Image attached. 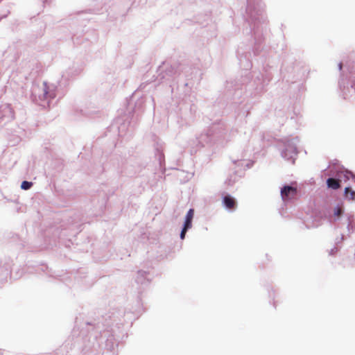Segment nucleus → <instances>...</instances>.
<instances>
[{"instance_id": "5", "label": "nucleus", "mask_w": 355, "mask_h": 355, "mask_svg": "<svg viewBox=\"0 0 355 355\" xmlns=\"http://www.w3.org/2000/svg\"><path fill=\"white\" fill-rule=\"evenodd\" d=\"M193 215H194L193 209H190L187 214L186 220L184 222V225L187 226V227H191Z\"/></svg>"}, {"instance_id": "4", "label": "nucleus", "mask_w": 355, "mask_h": 355, "mask_svg": "<svg viewBox=\"0 0 355 355\" xmlns=\"http://www.w3.org/2000/svg\"><path fill=\"white\" fill-rule=\"evenodd\" d=\"M223 205L228 209L233 210L236 207V200L230 195H226L223 198Z\"/></svg>"}, {"instance_id": "10", "label": "nucleus", "mask_w": 355, "mask_h": 355, "mask_svg": "<svg viewBox=\"0 0 355 355\" xmlns=\"http://www.w3.org/2000/svg\"><path fill=\"white\" fill-rule=\"evenodd\" d=\"M343 214V210L340 207H337L334 211V215L336 216H340Z\"/></svg>"}, {"instance_id": "7", "label": "nucleus", "mask_w": 355, "mask_h": 355, "mask_svg": "<svg viewBox=\"0 0 355 355\" xmlns=\"http://www.w3.org/2000/svg\"><path fill=\"white\" fill-rule=\"evenodd\" d=\"M345 196L349 200H355V191L352 190L349 187L345 188Z\"/></svg>"}, {"instance_id": "2", "label": "nucleus", "mask_w": 355, "mask_h": 355, "mask_svg": "<svg viewBox=\"0 0 355 355\" xmlns=\"http://www.w3.org/2000/svg\"><path fill=\"white\" fill-rule=\"evenodd\" d=\"M209 22L205 24L204 22H200V29L197 30L198 34L201 35V37L207 39V42L210 38L214 37L217 35V27L215 23L212 22L211 19L207 18V19Z\"/></svg>"}, {"instance_id": "1", "label": "nucleus", "mask_w": 355, "mask_h": 355, "mask_svg": "<svg viewBox=\"0 0 355 355\" xmlns=\"http://www.w3.org/2000/svg\"><path fill=\"white\" fill-rule=\"evenodd\" d=\"M246 8L244 18L248 27L243 30V33L251 35L254 39V44H259L261 35L262 25L266 21L265 14V3L263 0H245Z\"/></svg>"}, {"instance_id": "6", "label": "nucleus", "mask_w": 355, "mask_h": 355, "mask_svg": "<svg viewBox=\"0 0 355 355\" xmlns=\"http://www.w3.org/2000/svg\"><path fill=\"white\" fill-rule=\"evenodd\" d=\"M327 184L329 188H332L334 189H337L340 187L339 180L334 178H329L327 180Z\"/></svg>"}, {"instance_id": "8", "label": "nucleus", "mask_w": 355, "mask_h": 355, "mask_svg": "<svg viewBox=\"0 0 355 355\" xmlns=\"http://www.w3.org/2000/svg\"><path fill=\"white\" fill-rule=\"evenodd\" d=\"M32 182L28 181H24L21 183V187L22 189L27 190L29 189L32 186Z\"/></svg>"}, {"instance_id": "3", "label": "nucleus", "mask_w": 355, "mask_h": 355, "mask_svg": "<svg viewBox=\"0 0 355 355\" xmlns=\"http://www.w3.org/2000/svg\"><path fill=\"white\" fill-rule=\"evenodd\" d=\"M297 195V189L291 186H285L281 190V196L284 201L289 200Z\"/></svg>"}, {"instance_id": "9", "label": "nucleus", "mask_w": 355, "mask_h": 355, "mask_svg": "<svg viewBox=\"0 0 355 355\" xmlns=\"http://www.w3.org/2000/svg\"><path fill=\"white\" fill-rule=\"evenodd\" d=\"M190 227H187V226L184 225V227L180 233V238L181 239H184V237H185V234H186V232L187 231L188 229H189Z\"/></svg>"}]
</instances>
